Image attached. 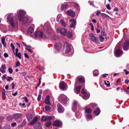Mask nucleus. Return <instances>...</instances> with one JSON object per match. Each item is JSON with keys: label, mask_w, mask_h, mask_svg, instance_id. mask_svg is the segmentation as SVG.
<instances>
[{"label": "nucleus", "mask_w": 129, "mask_h": 129, "mask_svg": "<svg viewBox=\"0 0 129 129\" xmlns=\"http://www.w3.org/2000/svg\"><path fill=\"white\" fill-rule=\"evenodd\" d=\"M88 3H89V4L91 5H92L93 6V2H91V1H89Z\"/></svg>", "instance_id": "e2e57ef3"}, {"label": "nucleus", "mask_w": 129, "mask_h": 129, "mask_svg": "<svg viewBox=\"0 0 129 129\" xmlns=\"http://www.w3.org/2000/svg\"><path fill=\"white\" fill-rule=\"evenodd\" d=\"M100 39L101 42H103L104 41V38L102 36H100Z\"/></svg>", "instance_id": "79ce46f5"}, {"label": "nucleus", "mask_w": 129, "mask_h": 129, "mask_svg": "<svg viewBox=\"0 0 129 129\" xmlns=\"http://www.w3.org/2000/svg\"><path fill=\"white\" fill-rule=\"evenodd\" d=\"M0 71L3 73L6 72V67L5 65H2L1 66V68H0Z\"/></svg>", "instance_id": "aec40b11"}, {"label": "nucleus", "mask_w": 129, "mask_h": 129, "mask_svg": "<svg viewBox=\"0 0 129 129\" xmlns=\"http://www.w3.org/2000/svg\"><path fill=\"white\" fill-rule=\"evenodd\" d=\"M8 71L10 74H12L13 72V70L11 68H8Z\"/></svg>", "instance_id": "de8ad7c7"}, {"label": "nucleus", "mask_w": 129, "mask_h": 129, "mask_svg": "<svg viewBox=\"0 0 129 129\" xmlns=\"http://www.w3.org/2000/svg\"><path fill=\"white\" fill-rule=\"evenodd\" d=\"M58 107V111L60 113H63L64 109L61 105H57Z\"/></svg>", "instance_id": "4be33fe9"}, {"label": "nucleus", "mask_w": 129, "mask_h": 129, "mask_svg": "<svg viewBox=\"0 0 129 129\" xmlns=\"http://www.w3.org/2000/svg\"><path fill=\"white\" fill-rule=\"evenodd\" d=\"M1 41L2 43L3 46L5 47L6 48V45L5 41L6 37H2L1 38Z\"/></svg>", "instance_id": "6ab92c4d"}, {"label": "nucleus", "mask_w": 129, "mask_h": 129, "mask_svg": "<svg viewBox=\"0 0 129 129\" xmlns=\"http://www.w3.org/2000/svg\"><path fill=\"white\" fill-rule=\"evenodd\" d=\"M20 63L19 61H17L16 63V66L17 67H18L20 65Z\"/></svg>", "instance_id": "a18cd8bd"}, {"label": "nucleus", "mask_w": 129, "mask_h": 129, "mask_svg": "<svg viewBox=\"0 0 129 129\" xmlns=\"http://www.w3.org/2000/svg\"><path fill=\"white\" fill-rule=\"evenodd\" d=\"M85 112L87 113H90L91 112V110L90 108L86 107L85 109Z\"/></svg>", "instance_id": "cd10ccee"}, {"label": "nucleus", "mask_w": 129, "mask_h": 129, "mask_svg": "<svg viewBox=\"0 0 129 129\" xmlns=\"http://www.w3.org/2000/svg\"><path fill=\"white\" fill-rule=\"evenodd\" d=\"M68 98L65 95L61 94L60 95L58 98L59 101L62 104H66L68 101Z\"/></svg>", "instance_id": "423d86ee"}, {"label": "nucleus", "mask_w": 129, "mask_h": 129, "mask_svg": "<svg viewBox=\"0 0 129 129\" xmlns=\"http://www.w3.org/2000/svg\"><path fill=\"white\" fill-rule=\"evenodd\" d=\"M62 124V122L59 120H57L54 121L53 126H61Z\"/></svg>", "instance_id": "ddd939ff"}, {"label": "nucleus", "mask_w": 129, "mask_h": 129, "mask_svg": "<svg viewBox=\"0 0 129 129\" xmlns=\"http://www.w3.org/2000/svg\"><path fill=\"white\" fill-rule=\"evenodd\" d=\"M4 119V117L2 116L0 117V121H2Z\"/></svg>", "instance_id": "bf43d9fd"}, {"label": "nucleus", "mask_w": 129, "mask_h": 129, "mask_svg": "<svg viewBox=\"0 0 129 129\" xmlns=\"http://www.w3.org/2000/svg\"><path fill=\"white\" fill-rule=\"evenodd\" d=\"M49 99L50 96L49 95L47 96L46 97L45 100L44 101V103L48 105H50L51 104V103L49 101Z\"/></svg>", "instance_id": "a211bd4d"}, {"label": "nucleus", "mask_w": 129, "mask_h": 129, "mask_svg": "<svg viewBox=\"0 0 129 129\" xmlns=\"http://www.w3.org/2000/svg\"><path fill=\"white\" fill-rule=\"evenodd\" d=\"M13 115H10L7 117V119L9 121H11L13 119Z\"/></svg>", "instance_id": "2f4dec72"}, {"label": "nucleus", "mask_w": 129, "mask_h": 129, "mask_svg": "<svg viewBox=\"0 0 129 129\" xmlns=\"http://www.w3.org/2000/svg\"><path fill=\"white\" fill-rule=\"evenodd\" d=\"M79 81L80 82L83 83L85 81L84 78L83 77H80L79 78Z\"/></svg>", "instance_id": "7c9ffc66"}, {"label": "nucleus", "mask_w": 129, "mask_h": 129, "mask_svg": "<svg viewBox=\"0 0 129 129\" xmlns=\"http://www.w3.org/2000/svg\"><path fill=\"white\" fill-rule=\"evenodd\" d=\"M59 87L60 89L63 90H67L68 88L67 84L63 81L60 83Z\"/></svg>", "instance_id": "6e6552de"}, {"label": "nucleus", "mask_w": 129, "mask_h": 129, "mask_svg": "<svg viewBox=\"0 0 129 129\" xmlns=\"http://www.w3.org/2000/svg\"><path fill=\"white\" fill-rule=\"evenodd\" d=\"M25 15V12L21 10H19L18 12V19L20 21H23L26 23L28 21L29 17L27 16L26 17H24Z\"/></svg>", "instance_id": "f03ea898"}, {"label": "nucleus", "mask_w": 129, "mask_h": 129, "mask_svg": "<svg viewBox=\"0 0 129 129\" xmlns=\"http://www.w3.org/2000/svg\"><path fill=\"white\" fill-rule=\"evenodd\" d=\"M68 6L67 4H62L61 6V9H65L68 7Z\"/></svg>", "instance_id": "473e14b6"}, {"label": "nucleus", "mask_w": 129, "mask_h": 129, "mask_svg": "<svg viewBox=\"0 0 129 129\" xmlns=\"http://www.w3.org/2000/svg\"><path fill=\"white\" fill-rule=\"evenodd\" d=\"M129 81V80L128 79H126L125 80V84H128Z\"/></svg>", "instance_id": "774afa93"}, {"label": "nucleus", "mask_w": 129, "mask_h": 129, "mask_svg": "<svg viewBox=\"0 0 129 129\" xmlns=\"http://www.w3.org/2000/svg\"><path fill=\"white\" fill-rule=\"evenodd\" d=\"M78 104V102L76 101H74L73 102V105H77Z\"/></svg>", "instance_id": "13d9d810"}, {"label": "nucleus", "mask_w": 129, "mask_h": 129, "mask_svg": "<svg viewBox=\"0 0 129 129\" xmlns=\"http://www.w3.org/2000/svg\"><path fill=\"white\" fill-rule=\"evenodd\" d=\"M116 49L120 48L119 44H117V45L116 47Z\"/></svg>", "instance_id": "338daca9"}, {"label": "nucleus", "mask_w": 129, "mask_h": 129, "mask_svg": "<svg viewBox=\"0 0 129 129\" xmlns=\"http://www.w3.org/2000/svg\"><path fill=\"white\" fill-rule=\"evenodd\" d=\"M35 35L37 37L42 38L43 36V33L40 31H36L35 33Z\"/></svg>", "instance_id": "9b49d317"}, {"label": "nucleus", "mask_w": 129, "mask_h": 129, "mask_svg": "<svg viewBox=\"0 0 129 129\" xmlns=\"http://www.w3.org/2000/svg\"><path fill=\"white\" fill-rule=\"evenodd\" d=\"M7 16V21L9 24L12 27H15L18 24L17 21H15L13 18V14L10 13L6 15Z\"/></svg>", "instance_id": "f257e3e1"}, {"label": "nucleus", "mask_w": 129, "mask_h": 129, "mask_svg": "<svg viewBox=\"0 0 129 129\" xmlns=\"http://www.w3.org/2000/svg\"><path fill=\"white\" fill-rule=\"evenodd\" d=\"M74 6L78 10L79 9V6L78 4L76 3H75L74 4Z\"/></svg>", "instance_id": "c03bdc74"}, {"label": "nucleus", "mask_w": 129, "mask_h": 129, "mask_svg": "<svg viewBox=\"0 0 129 129\" xmlns=\"http://www.w3.org/2000/svg\"><path fill=\"white\" fill-rule=\"evenodd\" d=\"M93 73L94 76H96L98 75L99 72L97 70H95L93 71Z\"/></svg>", "instance_id": "c85d7f7f"}, {"label": "nucleus", "mask_w": 129, "mask_h": 129, "mask_svg": "<svg viewBox=\"0 0 129 129\" xmlns=\"http://www.w3.org/2000/svg\"><path fill=\"white\" fill-rule=\"evenodd\" d=\"M26 123V120L25 119L23 120V121L21 124L20 125V126L21 127H22L24 126Z\"/></svg>", "instance_id": "c756f323"}, {"label": "nucleus", "mask_w": 129, "mask_h": 129, "mask_svg": "<svg viewBox=\"0 0 129 129\" xmlns=\"http://www.w3.org/2000/svg\"><path fill=\"white\" fill-rule=\"evenodd\" d=\"M27 31L28 34H31L34 32V29L32 27H30L28 28Z\"/></svg>", "instance_id": "393cba45"}, {"label": "nucleus", "mask_w": 129, "mask_h": 129, "mask_svg": "<svg viewBox=\"0 0 129 129\" xmlns=\"http://www.w3.org/2000/svg\"><path fill=\"white\" fill-rule=\"evenodd\" d=\"M122 51L121 50L117 49L115 51V54L116 56H118L122 54Z\"/></svg>", "instance_id": "f3484780"}, {"label": "nucleus", "mask_w": 129, "mask_h": 129, "mask_svg": "<svg viewBox=\"0 0 129 129\" xmlns=\"http://www.w3.org/2000/svg\"><path fill=\"white\" fill-rule=\"evenodd\" d=\"M67 14L69 16H71L72 17H74L75 16V13L72 10L67 11Z\"/></svg>", "instance_id": "4468645a"}, {"label": "nucleus", "mask_w": 129, "mask_h": 129, "mask_svg": "<svg viewBox=\"0 0 129 129\" xmlns=\"http://www.w3.org/2000/svg\"><path fill=\"white\" fill-rule=\"evenodd\" d=\"M56 31L57 33H60L62 35L66 36L69 38H70L72 36L71 33L68 31L67 30L64 28H61L60 29L57 28L56 29Z\"/></svg>", "instance_id": "7ed1b4c3"}, {"label": "nucleus", "mask_w": 129, "mask_h": 129, "mask_svg": "<svg viewBox=\"0 0 129 129\" xmlns=\"http://www.w3.org/2000/svg\"><path fill=\"white\" fill-rule=\"evenodd\" d=\"M51 109L50 107L49 106H47L45 107V109L46 111L49 110Z\"/></svg>", "instance_id": "e433bc0d"}, {"label": "nucleus", "mask_w": 129, "mask_h": 129, "mask_svg": "<svg viewBox=\"0 0 129 129\" xmlns=\"http://www.w3.org/2000/svg\"><path fill=\"white\" fill-rule=\"evenodd\" d=\"M37 120V117L36 116L33 120L29 123V124L32 125L35 123L34 125V127L35 129H42V124L40 122H36Z\"/></svg>", "instance_id": "20e7f679"}, {"label": "nucleus", "mask_w": 129, "mask_h": 129, "mask_svg": "<svg viewBox=\"0 0 129 129\" xmlns=\"http://www.w3.org/2000/svg\"><path fill=\"white\" fill-rule=\"evenodd\" d=\"M2 95L3 97H5L6 90L4 89H3V90Z\"/></svg>", "instance_id": "ea45409f"}, {"label": "nucleus", "mask_w": 129, "mask_h": 129, "mask_svg": "<svg viewBox=\"0 0 129 129\" xmlns=\"http://www.w3.org/2000/svg\"><path fill=\"white\" fill-rule=\"evenodd\" d=\"M90 114H87L86 116V118L87 120H89L92 118Z\"/></svg>", "instance_id": "f704fd0d"}, {"label": "nucleus", "mask_w": 129, "mask_h": 129, "mask_svg": "<svg viewBox=\"0 0 129 129\" xmlns=\"http://www.w3.org/2000/svg\"><path fill=\"white\" fill-rule=\"evenodd\" d=\"M81 88V86H78L76 88L75 87L74 89L75 92L77 94L78 93L80 92Z\"/></svg>", "instance_id": "b1692460"}, {"label": "nucleus", "mask_w": 129, "mask_h": 129, "mask_svg": "<svg viewBox=\"0 0 129 129\" xmlns=\"http://www.w3.org/2000/svg\"><path fill=\"white\" fill-rule=\"evenodd\" d=\"M16 56L18 57L19 59L21 58V54L20 53H18L16 54Z\"/></svg>", "instance_id": "a19ab883"}, {"label": "nucleus", "mask_w": 129, "mask_h": 129, "mask_svg": "<svg viewBox=\"0 0 129 129\" xmlns=\"http://www.w3.org/2000/svg\"><path fill=\"white\" fill-rule=\"evenodd\" d=\"M90 38V40L95 43H98L99 42L98 38L97 37H96L94 36V34L92 33H90L89 34Z\"/></svg>", "instance_id": "1a4fd4ad"}, {"label": "nucleus", "mask_w": 129, "mask_h": 129, "mask_svg": "<svg viewBox=\"0 0 129 129\" xmlns=\"http://www.w3.org/2000/svg\"><path fill=\"white\" fill-rule=\"evenodd\" d=\"M13 117L15 119H19L21 118L22 114L21 113H16L13 115Z\"/></svg>", "instance_id": "f8f14e48"}, {"label": "nucleus", "mask_w": 129, "mask_h": 129, "mask_svg": "<svg viewBox=\"0 0 129 129\" xmlns=\"http://www.w3.org/2000/svg\"><path fill=\"white\" fill-rule=\"evenodd\" d=\"M15 51H16L15 53V52H14V51H13L14 53V54H16L18 53V48H16L15 49Z\"/></svg>", "instance_id": "680f3d73"}, {"label": "nucleus", "mask_w": 129, "mask_h": 129, "mask_svg": "<svg viewBox=\"0 0 129 129\" xmlns=\"http://www.w3.org/2000/svg\"><path fill=\"white\" fill-rule=\"evenodd\" d=\"M81 92L82 94H85L86 93V92L83 89H82L81 90Z\"/></svg>", "instance_id": "603ef678"}, {"label": "nucleus", "mask_w": 129, "mask_h": 129, "mask_svg": "<svg viewBox=\"0 0 129 129\" xmlns=\"http://www.w3.org/2000/svg\"><path fill=\"white\" fill-rule=\"evenodd\" d=\"M54 46L56 49L59 50L61 47V43H56Z\"/></svg>", "instance_id": "412c9836"}, {"label": "nucleus", "mask_w": 129, "mask_h": 129, "mask_svg": "<svg viewBox=\"0 0 129 129\" xmlns=\"http://www.w3.org/2000/svg\"><path fill=\"white\" fill-rule=\"evenodd\" d=\"M24 55L25 57L28 59H29V57L28 55L25 53H24Z\"/></svg>", "instance_id": "4d7b16f0"}, {"label": "nucleus", "mask_w": 129, "mask_h": 129, "mask_svg": "<svg viewBox=\"0 0 129 129\" xmlns=\"http://www.w3.org/2000/svg\"><path fill=\"white\" fill-rule=\"evenodd\" d=\"M124 91L126 92V94H129V91L126 89L124 90Z\"/></svg>", "instance_id": "0e129e2a"}, {"label": "nucleus", "mask_w": 129, "mask_h": 129, "mask_svg": "<svg viewBox=\"0 0 129 129\" xmlns=\"http://www.w3.org/2000/svg\"><path fill=\"white\" fill-rule=\"evenodd\" d=\"M81 96L83 99L86 100L89 98V95L88 94H83V95Z\"/></svg>", "instance_id": "a878e982"}, {"label": "nucleus", "mask_w": 129, "mask_h": 129, "mask_svg": "<svg viewBox=\"0 0 129 129\" xmlns=\"http://www.w3.org/2000/svg\"><path fill=\"white\" fill-rule=\"evenodd\" d=\"M77 105H73L72 107V110L75 112L77 110Z\"/></svg>", "instance_id": "58836bf2"}, {"label": "nucleus", "mask_w": 129, "mask_h": 129, "mask_svg": "<svg viewBox=\"0 0 129 129\" xmlns=\"http://www.w3.org/2000/svg\"><path fill=\"white\" fill-rule=\"evenodd\" d=\"M7 81L9 82L11 80H13V79L11 77H7Z\"/></svg>", "instance_id": "72a5a7b5"}, {"label": "nucleus", "mask_w": 129, "mask_h": 129, "mask_svg": "<svg viewBox=\"0 0 129 129\" xmlns=\"http://www.w3.org/2000/svg\"><path fill=\"white\" fill-rule=\"evenodd\" d=\"M52 118L51 116H44L42 117L41 120L42 121L46 122L45 125L46 126L48 127L50 126L51 124V120Z\"/></svg>", "instance_id": "39448f33"}, {"label": "nucleus", "mask_w": 129, "mask_h": 129, "mask_svg": "<svg viewBox=\"0 0 129 129\" xmlns=\"http://www.w3.org/2000/svg\"><path fill=\"white\" fill-rule=\"evenodd\" d=\"M11 47L12 49V50H14L15 49V47L12 43L11 44Z\"/></svg>", "instance_id": "09e8293b"}, {"label": "nucleus", "mask_w": 129, "mask_h": 129, "mask_svg": "<svg viewBox=\"0 0 129 129\" xmlns=\"http://www.w3.org/2000/svg\"><path fill=\"white\" fill-rule=\"evenodd\" d=\"M72 22V24H70V27L71 28L74 27L76 25V21L74 19H72L70 20Z\"/></svg>", "instance_id": "dca6fc26"}, {"label": "nucleus", "mask_w": 129, "mask_h": 129, "mask_svg": "<svg viewBox=\"0 0 129 129\" xmlns=\"http://www.w3.org/2000/svg\"><path fill=\"white\" fill-rule=\"evenodd\" d=\"M6 74H5L2 77V79L4 80L5 78H7V77H6Z\"/></svg>", "instance_id": "69168bd1"}, {"label": "nucleus", "mask_w": 129, "mask_h": 129, "mask_svg": "<svg viewBox=\"0 0 129 129\" xmlns=\"http://www.w3.org/2000/svg\"><path fill=\"white\" fill-rule=\"evenodd\" d=\"M4 56L5 58H7L8 57V55L7 53H5L4 54Z\"/></svg>", "instance_id": "6e6d98bb"}, {"label": "nucleus", "mask_w": 129, "mask_h": 129, "mask_svg": "<svg viewBox=\"0 0 129 129\" xmlns=\"http://www.w3.org/2000/svg\"><path fill=\"white\" fill-rule=\"evenodd\" d=\"M65 45L66 46V53H69L70 55L69 56L72 55L73 54V51L72 49V47L70 46L67 42H66L65 43Z\"/></svg>", "instance_id": "0eeeda50"}, {"label": "nucleus", "mask_w": 129, "mask_h": 129, "mask_svg": "<svg viewBox=\"0 0 129 129\" xmlns=\"http://www.w3.org/2000/svg\"><path fill=\"white\" fill-rule=\"evenodd\" d=\"M60 22L61 24L63 26L65 27L66 26V24L64 21L62 19H61L60 20Z\"/></svg>", "instance_id": "c9c22d12"}, {"label": "nucleus", "mask_w": 129, "mask_h": 129, "mask_svg": "<svg viewBox=\"0 0 129 129\" xmlns=\"http://www.w3.org/2000/svg\"><path fill=\"white\" fill-rule=\"evenodd\" d=\"M10 126L9 125H6L3 128V129H10Z\"/></svg>", "instance_id": "4c0bfd02"}, {"label": "nucleus", "mask_w": 129, "mask_h": 129, "mask_svg": "<svg viewBox=\"0 0 129 129\" xmlns=\"http://www.w3.org/2000/svg\"><path fill=\"white\" fill-rule=\"evenodd\" d=\"M106 7L108 10H110L111 9V8L110 7V5L109 4H107L106 5Z\"/></svg>", "instance_id": "3c124183"}, {"label": "nucleus", "mask_w": 129, "mask_h": 129, "mask_svg": "<svg viewBox=\"0 0 129 129\" xmlns=\"http://www.w3.org/2000/svg\"><path fill=\"white\" fill-rule=\"evenodd\" d=\"M23 98L25 102L28 103V100L26 97H25Z\"/></svg>", "instance_id": "49530a36"}, {"label": "nucleus", "mask_w": 129, "mask_h": 129, "mask_svg": "<svg viewBox=\"0 0 129 129\" xmlns=\"http://www.w3.org/2000/svg\"><path fill=\"white\" fill-rule=\"evenodd\" d=\"M101 15L103 17L106 18V17L107 15L105 13H102L101 14Z\"/></svg>", "instance_id": "8fccbe9b"}, {"label": "nucleus", "mask_w": 129, "mask_h": 129, "mask_svg": "<svg viewBox=\"0 0 129 129\" xmlns=\"http://www.w3.org/2000/svg\"><path fill=\"white\" fill-rule=\"evenodd\" d=\"M26 117L28 120L29 121L33 117L32 115L29 113H27L26 115Z\"/></svg>", "instance_id": "5701e85b"}, {"label": "nucleus", "mask_w": 129, "mask_h": 129, "mask_svg": "<svg viewBox=\"0 0 129 129\" xmlns=\"http://www.w3.org/2000/svg\"><path fill=\"white\" fill-rule=\"evenodd\" d=\"M44 25L45 26L46 32L47 33L49 34L51 30L50 26L48 24H45Z\"/></svg>", "instance_id": "2eb2a0df"}, {"label": "nucleus", "mask_w": 129, "mask_h": 129, "mask_svg": "<svg viewBox=\"0 0 129 129\" xmlns=\"http://www.w3.org/2000/svg\"><path fill=\"white\" fill-rule=\"evenodd\" d=\"M100 112V110L99 108H98L94 111V113L97 115H98Z\"/></svg>", "instance_id": "bb28decb"}, {"label": "nucleus", "mask_w": 129, "mask_h": 129, "mask_svg": "<svg viewBox=\"0 0 129 129\" xmlns=\"http://www.w3.org/2000/svg\"><path fill=\"white\" fill-rule=\"evenodd\" d=\"M41 95L40 94H39L38 96V97L37 98V100L38 101H40L41 99Z\"/></svg>", "instance_id": "864d4df0"}, {"label": "nucleus", "mask_w": 129, "mask_h": 129, "mask_svg": "<svg viewBox=\"0 0 129 129\" xmlns=\"http://www.w3.org/2000/svg\"><path fill=\"white\" fill-rule=\"evenodd\" d=\"M123 48L125 50H127L129 49V41L128 40L125 41L123 46Z\"/></svg>", "instance_id": "9d476101"}, {"label": "nucleus", "mask_w": 129, "mask_h": 129, "mask_svg": "<svg viewBox=\"0 0 129 129\" xmlns=\"http://www.w3.org/2000/svg\"><path fill=\"white\" fill-rule=\"evenodd\" d=\"M16 125V123L15 122H13L11 124V125L12 127H14Z\"/></svg>", "instance_id": "5fc2aeb1"}, {"label": "nucleus", "mask_w": 129, "mask_h": 129, "mask_svg": "<svg viewBox=\"0 0 129 129\" xmlns=\"http://www.w3.org/2000/svg\"><path fill=\"white\" fill-rule=\"evenodd\" d=\"M26 49L30 53H32L33 52V51L31 50V49H29L28 48H26Z\"/></svg>", "instance_id": "37998d69"}, {"label": "nucleus", "mask_w": 129, "mask_h": 129, "mask_svg": "<svg viewBox=\"0 0 129 129\" xmlns=\"http://www.w3.org/2000/svg\"><path fill=\"white\" fill-rule=\"evenodd\" d=\"M104 83L107 86H110V83H107L106 82V81H104Z\"/></svg>", "instance_id": "052dcab7"}]
</instances>
